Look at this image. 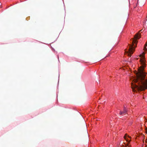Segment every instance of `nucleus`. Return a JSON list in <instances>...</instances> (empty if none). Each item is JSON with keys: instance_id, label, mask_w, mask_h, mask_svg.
<instances>
[{"instance_id": "obj_11", "label": "nucleus", "mask_w": 147, "mask_h": 147, "mask_svg": "<svg viewBox=\"0 0 147 147\" xmlns=\"http://www.w3.org/2000/svg\"><path fill=\"white\" fill-rule=\"evenodd\" d=\"M130 140H129V142H130Z\"/></svg>"}, {"instance_id": "obj_4", "label": "nucleus", "mask_w": 147, "mask_h": 147, "mask_svg": "<svg viewBox=\"0 0 147 147\" xmlns=\"http://www.w3.org/2000/svg\"><path fill=\"white\" fill-rule=\"evenodd\" d=\"M119 114L121 116L125 115V117H127L128 115L127 110L125 108V106L124 107V108L123 111H120Z\"/></svg>"}, {"instance_id": "obj_5", "label": "nucleus", "mask_w": 147, "mask_h": 147, "mask_svg": "<svg viewBox=\"0 0 147 147\" xmlns=\"http://www.w3.org/2000/svg\"><path fill=\"white\" fill-rule=\"evenodd\" d=\"M125 54L127 55L128 56H129V52L128 51H127L126 50H125Z\"/></svg>"}, {"instance_id": "obj_10", "label": "nucleus", "mask_w": 147, "mask_h": 147, "mask_svg": "<svg viewBox=\"0 0 147 147\" xmlns=\"http://www.w3.org/2000/svg\"><path fill=\"white\" fill-rule=\"evenodd\" d=\"M146 130H147V127H146Z\"/></svg>"}, {"instance_id": "obj_13", "label": "nucleus", "mask_w": 147, "mask_h": 147, "mask_svg": "<svg viewBox=\"0 0 147 147\" xmlns=\"http://www.w3.org/2000/svg\"><path fill=\"white\" fill-rule=\"evenodd\" d=\"M129 147H131L129 145Z\"/></svg>"}, {"instance_id": "obj_2", "label": "nucleus", "mask_w": 147, "mask_h": 147, "mask_svg": "<svg viewBox=\"0 0 147 147\" xmlns=\"http://www.w3.org/2000/svg\"><path fill=\"white\" fill-rule=\"evenodd\" d=\"M140 36L141 34L138 32L135 35L134 38L130 39V44H129V57H131V55L135 51L138 42L137 40L141 37Z\"/></svg>"}, {"instance_id": "obj_9", "label": "nucleus", "mask_w": 147, "mask_h": 147, "mask_svg": "<svg viewBox=\"0 0 147 147\" xmlns=\"http://www.w3.org/2000/svg\"><path fill=\"white\" fill-rule=\"evenodd\" d=\"M123 69L124 70H125V68H123Z\"/></svg>"}, {"instance_id": "obj_3", "label": "nucleus", "mask_w": 147, "mask_h": 147, "mask_svg": "<svg viewBox=\"0 0 147 147\" xmlns=\"http://www.w3.org/2000/svg\"><path fill=\"white\" fill-rule=\"evenodd\" d=\"M129 137V135H127V134H125V135L124 136V138L125 139V141L124 142V144L123 145L124 147H129V141L127 138Z\"/></svg>"}, {"instance_id": "obj_7", "label": "nucleus", "mask_w": 147, "mask_h": 147, "mask_svg": "<svg viewBox=\"0 0 147 147\" xmlns=\"http://www.w3.org/2000/svg\"><path fill=\"white\" fill-rule=\"evenodd\" d=\"M144 46H147V42H146L145 44V45Z\"/></svg>"}, {"instance_id": "obj_12", "label": "nucleus", "mask_w": 147, "mask_h": 147, "mask_svg": "<svg viewBox=\"0 0 147 147\" xmlns=\"http://www.w3.org/2000/svg\"><path fill=\"white\" fill-rule=\"evenodd\" d=\"M126 61H125V62H126Z\"/></svg>"}, {"instance_id": "obj_8", "label": "nucleus", "mask_w": 147, "mask_h": 147, "mask_svg": "<svg viewBox=\"0 0 147 147\" xmlns=\"http://www.w3.org/2000/svg\"><path fill=\"white\" fill-rule=\"evenodd\" d=\"M145 132L146 133H147V130H146Z\"/></svg>"}, {"instance_id": "obj_1", "label": "nucleus", "mask_w": 147, "mask_h": 147, "mask_svg": "<svg viewBox=\"0 0 147 147\" xmlns=\"http://www.w3.org/2000/svg\"><path fill=\"white\" fill-rule=\"evenodd\" d=\"M144 55L145 53H143L140 55L142 58L140 59L141 65L138 68V71L136 74L137 78L134 80V84H131V88L134 91H141L147 89V77H146V74L144 71L146 66Z\"/></svg>"}, {"instance_id": "obj_6", "label": "nucleus", "mask_w": 147, "mask_h": 147, "mask_svg": "<svg viewBox=\"0 0 147 147\" xmlns=\"http://www.w3.org/2000/svg\"><path fill=\"white\" fill-rule=\"evenodd\" d=\"M144 50H147L146 46H144Z\"/></svg>"}]
</instances>
